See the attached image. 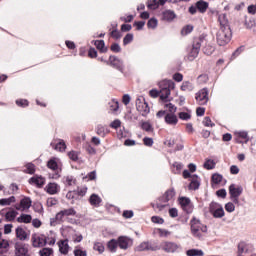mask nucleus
<instances>
[{"mask_svg":"<svg viewBox=\"0 0 256 256\" xmlns=\"http://www.w3.org/2000/svg\"><path fill=\"white\" fill-rule=\"evenodd\" d=\"M102 201L103 200L101 199V197H99V195H97V194H92L89 198V203L93 207H99L101 205Z\"/></svg>","mask_w":256,"mask_h":256,"instance_id":"bb28decb","label":"nucleus"},{"mask_svg":"<svg viewBox=\"0 0 256 256\" xmlns=\"http://www.w3.org/2000/svg\"><path fill=\"white\" fill-rule=\"evenodd\" d=\"M19 213L15 210H9L5 214L6 221H15V217H17Z\"/></svg>","mask_w":256,"mask_h":256,"instance_id":"e433bc0d","label":"nucleus"},{"mask_svg":"<svg viewBox=\"0 0 256 256\" xmlns=\"http://www.w3.org/2000/svg\"><path fill=\"white\" fill-rule=\"evenodd\" d=\"M164 121L167 125L175 127V125L179 123V118H177V115L173 113H166Z\"/></svg>","mask_w":256,"mask_h":256,"instance_id":"a211bd4d","label":"nucleus"},{"mask_svg":"<svg viewBox=\"0 0 256 256\" xmlns=\"http://www.w3.org/2000/svg\"><path fill=\"white\" fill-rule=\"evenodd\" d=\"M106 65H111V67H114V69H117L121 73H123L125 69L123 60L119 59L117 56H110L109 60L106 62Z\"/></svg>","mask_w":256,"mask_h":256,"instance_id":"9b49d317","label":"nucleus"},{"mask_svg":"<svg viewBox=\"0 0 256 256\" xmlns=\"http://www.w3.org/2000/svg\"><path fill=\"white\" fill-rule=\"evenodd\" d=\"M178 117L182 121H189V119H191V113H189V112H180L178 114Z\"/></svg>","mask_w":256,"mask_h":256,"instance_id":"864d4df0","label":"nucleus"},{"mask_svg":"<svg viewBox=\"0 0 256 256\" xmlns=\"http://www.w3.org/2000/svg\"><path fill=\"white\" fill-rule=\"evenodd\" d=\"M244 25H245L246 29H253V31H255L256 20L253 18L246 19Z\"/></svg>","mask_w":256,"mask_h":256,"instance_id":"ea45409f","label":"nucleus"},{"mask_svg":"<svg viewBox=\"0 0 256 256\" xmlns=\"http://www.w3.org/2000/svg\"><path fill=\"white\" fill-rule=\"evenodd\" d=\"M183 169V164L179 163V162H175L173 164V168H172V173H174L175 175L181 173V170Z\"/></svg>","mask_w":256,"mask_h":256,"instance_id":"c03bdc74","label":"nucleus"},{"mask_svg":"<svg viewBox=\"0 0 256 256\" xmlns=\"http://www.w3.org/2000/svg\"><path fill=\"white\" fill-rule=\"evenodd\" d=\"M16 105H18V107H27L29 106V101L25 99H19V100H16Z\"/></svg>","mask_w":256,"mask_h":256,"instance_id":"338daca9","label":"nucleus"},{"mask_svg":"<svg viewBox=\"0 0 256 256\" xmlns=\"http://www.w3.org/2000/svg\"><path fill=\"white\" fill-rule=\"evenodd\" d=\"M158 25V21L156 18H151L148 23H147V27L148 29H156Z\"/></svg>","mask_w":256,"mask_h":256,"instance_id":"603ef678","label":"nucleus"},{"mask_svg":"<svg viewBox=\"0 0 256 256\" xmlns=\"http://www.w3.org/2000/svg\"><path fill=\"white\" fill-rule=\"evenodd\" d=\"M58 247L62 255H67V253H69V240H60Z\"/></svg>","mask_w":256,"mask_h":256,"instance_id":"5701e85b","label":"nucleus"},{"mask_svg":"<svg viewBox=\"0 0 256 256\" xmlns=\"http://www.w3.org/2000/svg\"><path fill=\"white\" fill-rule=\"evenodd\" d=\"M136 109L141 113L142 117H147L150 113L149 104L145 101V98L143 96H139L136 99Z\"/></svg>","mask_w":256,"mask_h":256,"instance_id":"6e6552de","label":"nucleus"},{"mask_svg":"<svg viewBox=\"0 0 256 256\" xmlns=\"http://www.w3.org/2000/svg\"><path fill=\"white\" fill-rule=\"evenodd\" d=\"M160 249L165 251V253H175L178 249H181V246L175 242L164 241L161 243Z\"/></svg>","mask_w":256,"mask_h":256,"instance_id":"ddd939ff","label":"nucleus"},{"mask_svg":"<svg viewBox=\"0 0 256 256\" xmlns=\"http://www.w3.org/2000/svg\"><path fill=\"white\" fill-rule=\"evenodd\" d=\"M109 107H110V111H112V113H116V111H119V102L112 100L109 103Z\"/></svg>","mask_w":256,"mask_h":256,"instance_id":"09e8293b","label":"nucleus"},{"mask_svg":"<svg viewBox=\"0 0 256 256\" xmlns=\"http://www.w3.org/2000/svg\"><path fill=\"white\" fill-rule=\"evenodd\" d=\"M32 245L33 247H45V245H47V236H32Z\"/></svg>","mask_w":256,"mask_h":256,"instance_id":"dca6fc26","label":"nucleus"},{"mask_svg":"<svg viewBox=\"0 0 256 256\" xmlns=\"http://www.w3.org/2000/svg\"><path fill=\"white\" fill-rule=\"evenodd\" d=\"M26 170H24V173H28V175H34L35 174V164L33 163H27L25 165Z\"/></svg>","mask_w":256,"mask_h":256,"instance_id":"37998d69","label":"nucleus"},{"mask_svg":"<svg viewBox=\"0 0 256 256\" xmlns=\"http://www.w3.org/2000/svg\"><path fill=\"white\" fill-rule=\"evenodd\" d=\"M46 191L49 195H57L61 191V186L57 183H49L46 186Z\"/></svg>","mask_w":256,"mask_h":256,"instance_id":"aec40b11","label":"nucleus"},{"mask_svg":"<svg viewBox=\"0 0 256 256\" xmlns=\"http://www.w3.org/2000/svg\"><path fill=\"white\" fill-rule=\"evenodd\" d=\"M215 51V47L211 46V45H206L203 48V52L205 53V55H213V52Z\"/></svg>","mask_w":256,"mask_h":256,"instance_id":"4d7b16f0","label":"nucleus"},{"mask_svg":"<svg viewBox=\"0 0 256 256\" xmlns=\"http://www.w3.org/2000/svg\"><path fill=\"white\" fill-rule=\"evenodd\" d=\"M14 255L15 256H32L29 251V244L22 242H16L14 244Z\"/></svg>","mask_w":256,"mask_h":256,"instance_id":"9d476101","label":"nucleus"},{"mask_svg":"<svg viewBox=\"0 0 256 256\" xmlns=\"http://www.w3.org/2000/svg\"><path fill=\"white\" fill-rule=\"evenodd\" d=\"M33 221V217L30 214H21L17 218L18 223H31Z\"/></svg>","mask_w":256,"mask_h":256,"instance_id":"7c9ffc66","label":"nucleus"},{"mask_svg":"<svg viewBox=\"0 0 256 256\" xmlns=\"http://www.w3.org/2000/svg\"><path fill=\"white\" fill-rule=\"evenodd\" d=\"M66 199L71 201V204L73 205L77 199H79V196H77V191H69L66 194Z\"/></svg>","mask_w":256,"mask_h":256,"instance_id":"4c0bfd02","label":"nucleus"},{"mask_svg":"<svg viewBox=\"0 0 256 256\" xmlns=\"http://www.w3.org/2000/svg\"><path fill=\"white\" fill-rule=\"evenodd\" d=\"M175 197V189L167 190L162 197L159 198V202L156 203V209L163 211L164 207H167L168 201H173Z\"/></svg>","mask_w":256,"mask_h":256,"instance_id":"39448f33","label":"nucleus"},{"mask_svg":"<svg viewBox=\"0 0 256 256\" xmlns=\"http://www.w3.org/2000/svg\"><path fill=\"white\" fill-rule=\"evenodd\" d=\"M193 89H195V87L193 86V83L189 81H184L181 85V91L191 92Z\"/></svg>","mask_w":256,"mask_h":256,"instance_id":"58836bf2","label":"nucleus"},{"mask_svg":"<svg viewBox=\"0 0 256 256\" xmlns=\"http://www.w3.org/2000/svg\"><path fill=\"white\" fill-rule=\"evenodd\" d=\"M209 7V3L200 0L196 3V8L198 9V11H200V13H205V11H207Z\"/></svg>","mask_w":256,"mask_h":256,"instance_id":"473e14b6","label":"nucleus"},{"mask_svg":"<svg viewBox=\"0 0 256 256\" xmlns=\"http://www.w3.org/2000/svg\"><path fill=\"white\" fill-rule=\"evenodd\" d=\"M141 129L146 133H153V125L149 121L141 122Z\"/></svg>","mask_w":256,"mask_h":256,"instance_id":"f704fd0d","label":"nucleus"},{"mask_svg":"<svg viewBox=\"0 0 256 256\" xmlns=\"http://www.w3.org/2000/svg\"><path fill=\"white\" fill-rule=\"evenodd\" d=\"M113 53H121V46L118 43H113L110 47Z\"/></svg>","mask_w":256,"mask_h":256,"instance_id":"0e129e2a","label":"nucleus"},{"mask_svg":"<svg viewBox=\"0 0 256 256\" xmlns=\"http://www.w3.org/2000/svg\"><path fill=\"white\" fill-rule=\"evenodd\" d=\"M162 19L163 21H167L168 23H171V21L177 19V14H175V11L173 10H164L162 12Z\"/></svg>","mask_w":256,"mask_h":256,"instance_id":"6ab92c4d","label":"nucleus"},{"mask_svg":"<svg viewBox=\"0 0 256 256\" xmlns=\"http://www.w3.org/2000/svg\"><path fill=\"white\" fill-rule=\"evenodd\" d=\"M188 256H203V250L190 249L186 252Z\"/></svg>","mask_w":256,"mask_h":256,"instance_id":"49530a36","label":"nucleus"},{"mask_svg":"<svg viewBox=\"0 0 256 256\" xmlns=\"http://www.w3.org/2000/svg\"><path fill=\"white\" fill-rule=\"evenodd\" d=\"M31 198L25 197L20 201V204L15 205L17 211H25L26 209L31 208Z\"/></svg>","mask_w":256,"mask_h":256,"instance_id":"f3484780","label":"nucleus"},{"mask_svg":"<svg viewBox=\"0 0 256 256\" xmlns=\"http://www.w3.org/2000/svg\"><path fill=\"white\" fill-rule=\"evenodd\" d=\"M76 193L78 197H85L87 195V187L78 188Z\"/></svg>","mask_w":256,"mask_h":256,"instance_id":"052dcab7","label":"nucleus"},{"mask_svg":"<svg viewBox=\"0 0 256 256\" xmlns=\"http://www.w3.org/2000/svg\"><path fill=\"white\" fill-rule=\"evenodd\" d=\"M48 169L52 171H56L59 173V159L58 158H51L47 163Z\"/></svg>","mask_w":256,"mask_h":256,"instance_id":"a878e982","label":"nucleus"},{"mask_svg":"<svg viewBox=\"0 0 256 256\" xmlns=\"http://www.w3.org/2000/svg\"><path fill=\"white\" fill-rule=\"evenodd\" d=\"M15 201V196H11L9 198H2L0 199V205L1 207H6L7 205H11V203H15Z\"/></svg>","mask_w":256,"mask_h":256,"instance_id":"c9c22d12","label":"nucleus"},{"mask_svg":"<svg viewBox=\"0 0 256 256\" xmlns=\"http://www.w3.org/2000/svg\"><path fill=\"white\" fill-rule=\"evenodd\" d=\"M40 256H51L53 255V249L51 248H43L39 251Z\"/></svg>","mask_w":256,"mask_h":256,"instance_id":"8fccbe9b","label":"nucleus"},{"mask_svg":"<svg viewBox=\"0 0 256 256\" xmlns=\"http://www.w3.org/2000/svg\"><path fill=\"white\" fill-rule=\"evenodd\" d=\"M242 193V186H235V184L229 186L230 199L233 203H235V205H239V197H241Z\"/></svg>","mask_w":256,"mask_h":256,"instance_id":"1a4fd4ad","label":"nucleus"},{"mask_svg":"<svg viewBox=\"0 0 256 256\" xmlns=\"http://www.w3.org/2000/svg\"><path fill=\"white\" fill-rule=\"evenodd\" d=\"M74 256H87V251L76 248L74 249Z\"/></svg>","mask_w":256,"mask_h":256,"instance_id":"774afa93","label":"nucleus"},{"mask_svg":"<svg viewBox=\"0 0 256 256\" xmlns=\"http://www.w3.org/2000/svg\"><path fill=\"white\" fill-rule=\"evenodd\" d=\"M156 231H157L159 237H169V235H171V232H169L168 230H165L163 228H158Z\"/></svg>","mask_w":256,"mask_h":256,"instance_id":"5fc2aeb1","label":"nucleus"},{"mask_svg":"<svg viewBox=\"0 0 256 256\" xmlns=\"http://www.w3.org/2000/svg\"><path fill=\"white\" fill-rule=\"evenodd\" d=\"M222 181L223 175L217 173L212 175V183H214L215 185H219V183H221Z\"/></svg>","mask_w":256,"mask_h":256,"instance_id":"de8ad7c7","label":"nucleus"},{"mask_svg":"<svg viewBox=\"0 0 256 256\" xmlns=\"http://www.w3.org/2000/svg\"><path fill=\"white\" fill-rule=\"evenodd\" d=\"M16 237L20 241H25V239H27V232H25V229H23L22 227H17L16 228Z\"/></svg>","mask_w":256,"mask_h":256,"instance_id":"c85d7f7f","label":"nucleus"},{"mask_svg":"<svg viewBox=\"0 0 256 256\" xmlns=\"http://www.w3.org/2000/svg\"><path fill=\"white\" fill-rule=\"evenodd\" d=\"M207 231V225L203 224L197 217H192L190 220V232L195 239H203Z\"/></svg>","mask_w":256,"mask_h":256,"instance_id":"7ed1b4c3","label":"nucleus"},{"mask_svg":"<svg viewBox=\"0 0 256 256\" xmlns=\"http://www.w3.org/2000/svg\"><path fill=\"white\" fill-rule=\"evenodd\" d=\"M159 2L158 0H148L147 7L148 9H151L152 11H155V9H159Z\"/></svg>","mask_w":256,"mask_h":256,"instance_id":"79ce46f5","label":"nucleus"},{"mask_svg":"<svg viewBox=\"0 0 256 256\" xmlns=\"http://www.w3.org/2000/svg\"><path fill=\"white\" fill-rule=\"evenodd\" d=\"M218 21L220 23V29L216 34V41L220 47H225V45L230 43L233 37V32L231 31L229 21L227 20V16H225V14L219 15Z\"/></svg>","mask_w":256,"mask_h":256,"instance_id":"f03ea898","label":"nucleus"},{"mask_svg":"<svg viewBox=\"0 0 256 256\" xmlns=\"http://www.w3.org/2000/svg\"><path fill=\"white\" fill-rule=\"evenodd\" d=\"M215 161L212 160V159H207L205 162H204V169H207L208 171H211V169H215Z\"/></svg>","mask_w":256,"mask_h":256,"instance_id":"a19ab883","label":"nucleus"},{"mask_svg":"<svg viewBox=\"0 0 256 256\" xmlns=\"http://www.w3.org/2000/svg\"><path fill=\"white\" fill-rule=\"evenodd\" d=\"M118 247L123 249L124 251L129 249V243H131V239L125 236H120L118 239Z\"/></svg>","mask_w":256,"mask_h":256,"instance_id":"412c9836","label":"nucleus"},{"mask_svg":"<svg viewBox=\"0 0 256 256\" xmlns=\"http://www.w3.org/2000/svg\"><path fill=\"white\" fill-rule=\"evenodd\" d=\"M50 145L51 147H53V149H55V151H59L60 153H63V151L67 149V144H65V140H59L56 144L52 142Z\"/></svg>","mask_w":256,"mask_h":256,"instance_id":"393cba45","label":"nucleus"},{"mask_svg":"<svg viewBox=\"0 0 256 256\" xmlns=\"http://www.w3.org/2000/svg\"><path fill=\"white\" fill-rule=\"evenodd\" d=\"M195 99L198 105H207L209 102V90L207 88L201 89L196 93Z\"/></svg>","mask_w":256,"mask_h":256,"instance_id":"f8f14e48","label":"nucleus"},{"mask_svg":"<svg viewBox=\"0 0 256 256\" xmlns=\"http://www.w3.org/2000/svg\"><path fill=\"white\" fill-rule=\"evenodd\" d=\"M203 125L205 127H215V123L211 122V118L209 116H206L203 120Z\"/></svg>","mask_w":256,"mask_h":256,"instance_id":"680f3d73","label":"nucleus"},{"mask_svg":"<svg viewBox=\"0 0 256 256\" xmlns=\"http://www.w3.org/2000/svg\"><path fill=\"white\" fill-rule=\"evenodd\" d=\"M205 43H207L205 37L200 36L199 38H195L192 44V49L188 53L187 60L195 61L199 56V51H201V45H205Z\"/></svg>","mask_w":256,"mask_h":256,"instance_id":"20e7f679","label":"nucleus"},{"mask_svg":"<svg viewBox=\"0 0 256 256\" xmlns=\"http://www.w3.org/2000/svg\"><path fill=\"white\" fill-rule=\"evenodd\" d=\"M94 45L100 53H107V47H105V41L104 40H96L94 42Z\"/></svg>","mask_w":256,"mask_h":256,"instance_id":"c756f323","label":"nucleus"},{"mask_svg":"<svg viewBox=\"0 0 256 256\" xmlns=\"http://www.w3.org/2000/svg\"><path fill=\"white\" fill-rule=\"evenodd\" d=\"M117 247H119V243L115 239H112L107 243V248L109 249V251H111V253H116Z\"/></svg>","mask_w":256,"mask_h":256,"instance_id":"2f4dec72","label":"nucleus"},{"mask_svg":"<svg viewBox=\"0 0 256 256\" xmlns=\"http://www.w3.org/2000/svg\"><path fill=\"white\" fill-rule=\"evenodd\" d=\"M237 135L240 139H246L245 143H249V134L246 131L238 132Z\"/></svg>","mask_w":256,"mask_h":256,"instance_id":"e2e57ef3","label":"nucleus"},{"mask_svg":"<svg viewBox=\"0 0 256 256\" xmlns=\"http://www.w3.org/2000/svg\"><path fill=\"white\" fill-rule=\"evenodd\" d=\"M158 85L160 88V99L165 102V109H168V113H177V107L173 103L169 102L171 101V99H169V95H171V91L175 89V82H173V80H162Z\"/></svg>","mask_w":256,"mask_h":256,"instance_id":"f257e3e1","label":"nucleus"},{"mask_svg":"<svg viewBox=\"0 0 256 256\" xmlns=\"http://www.w3.org/2000/svg\"><path fill=\"white\" fill-rule=\"evenodd\" d=\"M225 210H226L228 213H233V211H235V204H233V202H228V203L225 205Z\"/></svg>","mask_w":256,"mask_h":256,"instance_id":"69168bd1","label":"nucleus"},{"mask_svg":"<svg viewBox=\"0 0 256 256\" xmlns=\"http://www.w3.org/2000/svg\"><path fill=\"white\" fill-rule=\"evenodd\" d=\"M93 249L94 251H98L100 254L105 253V246L101 242L94 243Z\"/></svg>","mask_w":256,"mask_h":256,"instance_id":"a18cd8bd","label":"nucleus"},{"mask_svg":"<svg viewBox=\"0 0 256 256\" xmlns=\"http://www.w3.org/2000/svg\"><path fill=\"white\" fill-rule=\"evenodd\" d=\"M209 211L214 219H223L225 217V210L223 206L217 202H212L209 206Z\"/></svg>","mask_w":256,"mask_h":256,"instance_id":"0eeeda50","label":"nucleus"},{"mask_svg":"<svg viewBox=\"0 0 256 256\" xmlns=\"http://www.w3.org/2000/svg\"><path fill=\"white\" fill-rule=\"evenodd\" d=\"M201 185V182H199V176L192 175L190 179L189 189L191 191H197Z\"/></svg>","mask_w":256,"mask_h":256,"instance_id":"4be33fe9","label":"nucleus"},{"mask_svg":"<svg viewBox=\"0 0 256 256\" xmlns=\"http://www.w3.org/2000/svg\"><path fill=\"white\" fill-rule=\"evenodd\" d=\"M179 203H180L183 211H185V213H188V214L193 213V203H191L190 198L180 197Z\"/></svg>","mask_w":256,"mask_h":256,"instance_id":"4468645a","label":"nucleus"},{"mask_svg":"<svg viewBox=\"0 0 256 256\" xmlns=\"http://www.w3.org/2000/svg\"><path fill=\"white\" fill-rule=\"evenodd\" d=\"M193 32V26L192 25H186L181 30V35H189V33Z\"/></svg>","mask_w":256,"mask_h":256,"instance_id":"6e6d98bb","label":"nucleus"},{"mask_svg":"<svg viewBox=\"0 0 256 256\" xmlns=\"http://www.w3.org/2000/svg\"><path fill=\"white\" fill-rule=\"evenodd\" d=\"M30 185H36V187H43L45 185V178L41 176H34L29 179Z\"/></svg>","mask_w":256,"mask_h":256,"instance_id":"b1692460","label":"nucleus"},{"mask_svg":"<svg viewBox=\"0 0 256 256\" xmlns=\"http://www.w3.org/2000/svg\"><path fill=\"white\" fill-rule=\"evenodd\" d=\"M151 221L152 223H156L158 225H163V223H165V220L159 216H152Z\"/></svg>","mask_w":256,"mask_h":256,"instance_id":"bf43d9fd","label":"nucleus"},{"mask_svg":"<svg viewBox=\"0 0 256 256\" xmlns=\"http://www.w3.org/2000/svg\"><path fill=\"white\" fill-rule=\"evenodd\" d=\"M68 157L71 161H79V152L72 150L68 152Z\"/></svg>","mask_w":256,"mask_h":256,"instance_id":"3c124183","label":"nucleus"},{"mask_svg":"<svg viewBox=\"0 0 256 256\" xmlns=\"http://www.w3.org/2000/svg\"><path fill=\"white\" fill-rule=\"evenodd\" d=\"M133 42V34L128 33L123 39V45H129V43Z\"/></svg>","mask_w":256,"mask_h":256,"instance_id":"13d9d810","label":"nucleus"},{"mask_svg":"<svg viewBox=\"0 0 256 256\" xmlns=\"http://www.w3.org/2000/svg\"><path fill=\"white\" fill-rule=\"evenodd\" d=\"M76 215H77V211L73 207L61 210L56 214L55 218L51 219L50 225H55V221H57L58 223H61V221H63V218L75 217Z\"/></svg>","mask_w":256,"mask_h":256,"instance_id":"423d86ee","label":"nucleus"},{"mask_svg":"<svg viewBox=\"0 0 256 256\" xmlns=\"http://www.w3.org/2000/svg\"><path fill=\"white\" fill-rule=\"evenodd\" d=\"M63 183L68 187H73L77 183V180L73 176H66L63 178Z\"/></svg>","mask_w":256,"mask_h":256,"instance_id":"72a5a7b5","label":"nucleus"},{"mask_svg":"<svg viewBox=\"0 0 256 256\" xmlns=\"http://www.w3.org/2000/svg\"><path fill=\"white\" fill-rule=\"evenodd\" d=\"M96 133L97 135H99L100 137H106L109 133V127L107 126H103L101 124H99L97 127H96Z\"/></svg>","mask_w":256,"mask_h":256,"instance_id":"cd10ccee","label":"nucleus"},{"mask_svg":"<svg viewBox=\"0 0 256 256\" xmlns=\"http://www.w3.org/2000/svg\"><path fill=\"white\" fill-rule=\"evenodd\" d=\"M161 246L156 243L151 244L150 242H142L138 247L137 251H159Z\"/></svg>","mask_w":256,"mask_h":256,"instance_id":"2eb2a0df","label":"nucleus"}]
</instances>
